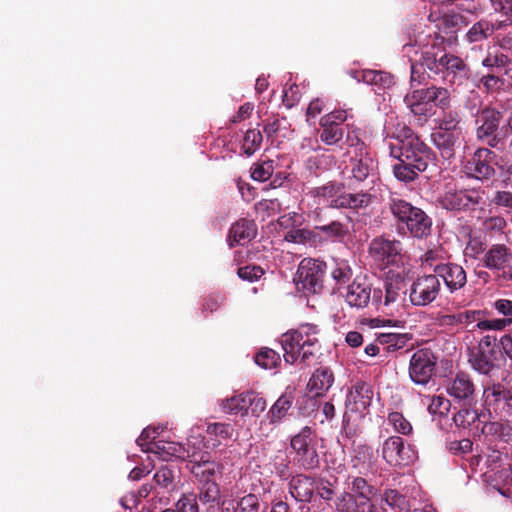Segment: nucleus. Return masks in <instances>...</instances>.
<instances>
[{"label":"nucleus","instance_id":"62","mask_svg":"<svg viewBox=\"0 0 512 512\" xmlns=\"http://www.w3.org/2000/svg\"><path fill=\"white\" fill-rule=\"evenodd\" d=\"M510 63L508 56L500 51L494 53L488 52L486 57L482 60V65L487 68H503Z\"/></svg>","mask_w":512,"mask_h":512},{"label":"nucleus","instance_id":"30","mask_svg":"<svg viewBox=\"0 0 512 512\" xmlns=\"http://www.w3.org/2000/svg\"><path fill=\"white\" fill-rule=\"evenodd\" d=\"M256 235V225L253 220L242 218L235 222L228 234L229 245L241 244L243 241H250Z\"/></svg>","mask_w":512,"mask_h":512},{"label":"nucleus","instance_id":"8","mask_svg":"<svg viewBox=\"0 0 512 512\" xmlns=\"http://www.w3.org/2000/svg\"><path fill=\"white\" fill-rule=\"evenodd\" d=\"M426 63L431 65L435 75L446 73L447 76H452V82L466 80L470 77L469 66L462 58L447 53L443 44L440 45V50H434V56L427 57Z\"/></svg>","mask_w":512,"mask_h":512},{"label":"nucleus","instance_id":"46","mask_svg":"<svg viewBox=\"0 0 512 512\" xmlns=\"http://www.w3.org/2000/svg\"><path fill=\"white\" fill-rule=\"evenodd\" d=\"M461 116L457 110L445 109L439 120L438 130L449 132H461L460 128Z\"/></svg>","mask_w":512,"mask_h":512},{"label":"nucleus","instance_id":"54","mask_svg":"<svg viewBox=\"0 0 512 512\" xmlns=\"http://www.w3.org/2000/svg\"><path fill=\"white\" fill-rule=\"evenodd\" d=\"M259 508L260 502L257 495L249 493L237 501L233 512H259Z\"/></svg>","mask_w":512,"mask_h":512},{"label":"nucleus","instance_id":"44","mask_svg":"<svg viewBox=\"0 0 512 512\" xmlns=\"http://www.w3.org/2000/svg\"><path fill=\"white\" fill-rule=\"evenodd\" d=\"M320 140L326 145H336L344 136V129L342 126L331 125L325 122H319Z\"/></svg>","mask_w":512,"mask_h":512},{"label":"nucleus","instance_id":"42","mask_svg":"<svg viewBox=\"0 0 512 512\" xmlns=\"http://www.w3.org/2000/svg\"><path fill=\"white\" fill-rule=\"evenodd\" d=\"M361 79L367 84L377 85L383 89L394 84L393 76L383 71L363 70L361 72Z\"/></svg>","mask_w":512,"mask_h":512},{"label":"nucleus","instance_id":"1","mask_svg":"<svg viewBox=\"0 0 512 512\" xmlns=\"http://www.w3.org/2000/svg\"><path fill=\"white\" fill-rule=\"evenodd\" d=\"M384 143L389 150V155L398 160L393 165V174L399 181L405 183L415 181L432 161L431 149L404 123L387 128Z\"/></svg>","mask_w":512,"mask_h":512},{"label":"nucleus","instance_id":"59","mask_svg":"<svg viewBox=\"0 0 512 512\" xmlns=\"http://www.w3.org/2000/svg\"><path fill=\"white\" fill-rule=\"evenodd\" d=\"M325 501L333 499L335 491L333 484L325 478H314V493Z\"/></svg>","mask_w":512,"mask_h":512},{"label":"nucleus","instance_id":"19","mask_svg":"<svg viewBox=\"0 0 512 512\" xmlns=\"http://www.w3.org/2000/svg\"><path fill=\"white\" fill-rule=\"evenodd\" d=\"M325 209L317 208L315 210L314 221L315 229L322 232L327 238L333 241H343L349 234V227L340 220H332L324 223Z\"/></svg>","mask_w":512,"mask_h":512},{"label":"nucleus","instance_id":"3","mask_svg":"<svg viewBox=\"0 0 512 512\" xmlns=\"http://www.w3.org/2000/svg\"><path fill=\"white\" fill-rule=\"evenodd\" d=\"M386 207L399 231L409 233L413 238L426 239L432 234L433 220L422 208L414 206L401 195L391 192Z\"/></svg>","mask_w":512,"mask_h":512},{"label":"nucleus","instance_id":"38","mask_svg":"<svg viewBox=\"0 0 512 512\" xmlns=\"http://www.w3.org/2000/svg\"><path fill=\"white\" fill-rule=\"evenodd\" d=\"M381 500L393 510H397V512H408L410 510L409 500L396 489H384L381 494Z\"/></svg>","mask_w":512,"mask_h":512},{"label":"nucleus","instance_id":"16","mask_svg":"<svg viewBox=\"0 0 512 512\" xmlns=\"http://www.w3.org/2000/svg\"><path fill=\"white\" fill-rule=\"evenodd\" d=\"M436 357L429 349H419L409 362L410 379L419 385H426L436 370Z\"/></svg>","mask_w":512,"mask_h":512},{"label":"nucleus","instance_id":"31","mask_svg":"<svg viewBox=\"0 0 512 512\" xmlns=\"http://www.w3.org/2000/svg\"><path fill=\"white\" fill-rule=\"evenodd\" d=\"M404 287V276L399 272L389 270L384 281L385 297L381 305L389 306L398 301Z\"/></svg>","mask_w":512,"mask_h":512},{"label":"nucleus","instance_id":"43","mask_svg":"<svg viewBox=\"0 0 512 512\" xmlns=\"http://www.w3.org/2000/svg\"><path fill=\"white\" fill-rule=\"evenodd\" d=\"M421 263L432 269L433 274H437L440 268L447 263L444 250L440 247L429 249L421 256Z\"/></svg>","mask_w":512,"mask_h":512},{"label":"nucleus","instance_id":"58","mask_svg":"<svg viewBox=\"0 0 512 512\" xmlns=\"http://www.w3.org/2000/svg\"><path fill=\"white\" fill-rule=\"evenodd\" d=\"M480 84L487 93L493 94L503 89L505 80L498 75L488 73L480 78Z\"/></svg>","mask_w":512,"mask_h":512},{"label":"nucleus","instance_id":"60","mask_svg":"<svg viewBox=\"0 0 512 512\" xmlns=\"http://www.w3.org/2000/svg\"><path fill=\"white\" fill-rule=\"evenodd\" d=\"M463 22L464 18L460 14H444L441 18L440 28L443 29L445 33H452L459 29Z\"/></svg>","mask_w":512,"mask_h":512},{"label":"nucleus","instance_id":"36","mask_svg":"<svg viewBox=\"0 0 512 512\" xmlns=\"http://www.w3.org/2000/svg\"><path fill=\"white\" fill-rule=\"evenodd\" d=\"M374 168V161L368 153H359L357 157L352 160L351 173L354 180L357 182L365 181Z\"/></svg>","mask_w":512,"mask_h":512},{"label":"nucleus","instance_id":"47","mask_svg":"<svg viewBox=\"0 0 512 512\" xmlns=\"http://www.w3.org/2000/svg\"><path fill=\"white\" fill-rule=\"evenodd\" d=\"M255 363L264 369H272L281 363V358L275 350L264 347L256 354Z\"/></svg>","mask_w":512,"mask_h":512},{"label":"nucleus","instance_id":"24","mask_svg":"<svg viewBox=\"0 0 512 512\" xmlns=\"http://www.w3.org/2000/svg\"><path fill=\"white\" fill-rule=\"evenodd\" d=\"M314 478L305 474L293 476L289 482V492L298 502H310L314 495Z\"/></svg>","mask_w":512,"mask_h":512},{"label":"nucleus","instance_id":"50","mask_svg":"<svg viewBox=\"0 0 512 512\" xmlns=\"http://www.w3.org/2000/svg\"><path fill=\"white\" fill-rule=\"evenodd\" d=\"M330 274L338 285L348 283L353 275L352 269L346 261L335 262Z\"/></svg>","mask_w":512,"mask_h":512},{"label":"nucleus","instance_id":"34","mask_svg":"<svg viewBox=\"0 0 512 512\" xmlns=\"http://www.w3.org/2000/svg\"><path fill=\"white\" fill-rule=\"evenodd\" d=\"M373 196L368 192L346 193L344 191L342 198L336 201L339 209L360 210L367 208L372 203Z\"/></svg>","mask_w":512,"mask_h":512},{"label":"nucleus","instance_id":"37","mask_svg":"<svg viewBox=\"0 0 512 512\" xmlns=\"http://www.w3.org/2000/svg\"><path fill=\"white\" fill-rule=\"evenodd\" d=\"M411 336L407 333H380L376 337V342L382 346L386 352L396 351L406 346Z\"/></svg>","mask_w":512,"mask_h":512},{"label":"nucleus","instance_id":"2","mask_svg":"<svg viewBox=\"0 0 512 512\" xmlns=\"http://www.w3.org/2000/svg\"><path fill=\"white\" fill-rule=\"evenodd\" d=\"M320 330L315 324H302L296 330L281 336L280 344L284 351V360L293 364L297 361L305 366L312 365L321 354Z\"/></svg>","mask_w":512,"mask_h":512},{"label":"nucleus","instance_id":"63","mask_svg":"<svg viewBox=\"0 0 512 512\" xmlns=\"http://www.w3.org/2000/svg\"><path fill=\"white\" fill-rule=\"evenodd\" d=\"M450 407L451 402L448 399H446L444 396L434 395L432 396L428 405V411L433 415H444L449 412Z\"/></svg>","mask_w":512,"mask_h":512},{"label":"nucleus","instance_id":"17","mask_svg":"<svg viewBox=\"0 0 512 512\" xmlns=\"http://www.w3.org/2000/svg\"><path fill=\"white\" fill-rule=\"evenodd\" d=\"M498 155L486 147L478 148L467 162V169L478 180H489L496 175Z\"/></svg>","mask_w":512,"mask_h":512},{"label":"nucleus","instance_id":"11","mask_svg":"<svg viewBox=\"0 0 512 512\" xmlns=\"http://www.w3.org/2000/svg\"><path fill=\"white\" fill-rule=\"evenodd\" d=\"M429 38L427 43H424L420 35L415 40V43L422 47V52L419 60L411 64L410 80L412 85H427L430 79L429 72L434 74V69L426 63L427 57L434 56V50H440V45L444 44L445 39L437 33H434L433 37L429 35Z\"/></svg>","mask_w":512,"mask_h":512},{"label":"nucleus","instance_id":"49","mask_svg":"<svg viewBox=\"0 0 512 512\" xmlns=\"http://www.w3.org/2000/svg\"><path fill=\"white\" fill-rule=\"evenodd\" d=\"M263 137L259 130L257 129H249L246 131L242 148L244 153L248 156H251L255 153L256 150L260 148Z\"/></svg>","mask_w":512,"mask_h":512},{"label":"nucleus","instance_id":"25","mask_svg":"<svg viewBox=\"0 0 512 512\" xmlns=\"http://www.w3.org/2000/svg\"><path fill=\"white\" fill-rule=\"evenodd\" d=\"M349 491L341 493L337 499L376 497L378 489L362 476H348Z\"/></svg>","mask_w":512,"mask_h":512},{"label":"nucleus","instance_id":"41","mask_svg":"<svg viewBox=\"0 0 512 512\" xmlns=\"http://www.w3.org/2000/svg\"><path fill=\"white\" fill-rule=\"evenodd\" d=\"M198 485V499L202 504H219L221 491L217 481L205 482Z\"/></svg>","mask_w":512,"mask_h":512},{"label":"nucleus","instance_id":"6","mask_svg":"<svg viewBox=\"0 0 512 512\" xmlns=\"http://www.w3.org/2000/svg\"><path fill=\"white\" fill-rule=\"evenodd\" d=\"M502 360L497 338L492 335L482 337L478 344L469 350L468 361L471 367L483 375H489L493 370L499 369Z\"/></svg>","mask_w":512,"mask_h":512},{"label":"nucleus","instance_id":"15","mask_svg":"<svg viewBox=\"0 0 512 512\" xmlns=\"http://www.w3.org/2000/svg\"><path fill=\"white\" fill-rule=\"evenodd\" d=\"M381 455L391 466L408 465L416 458L413 447L400 436L388 437L382 444Z\"/></svg>","mask_w":512,"mask_h":512},{"label":"nucleus","instance_id":"64","mask_svg":"<svg viewBox=\"0 0 512 512\" xmlns=\"http://www.w3.org/2000/svg\"><path fill=\"white\" fill-rule=\"evenodd\" d=\"M225 301V296L221 293L215 292L209 294L206 298H204L202 304V312L213 313L219 309V307Z\"/></svg>","mask_w":512,"mask_h":512},{"label":"nucleus","instance_id":"40","mask_svg":"<svg viewBox=\"0 0 512 512\" xmlns=\"http://www.w3.org/2000/svg\"><path fill=\"white\" fill-rule=\"evenodd\" d=\"M499 28L496 27L495 23H490L486 20H481L475 23L467 32L466 37L469 42H480L487 39L491 36L495 30Z\"/></svg>","mask_w":512,"mask_h":512},{"label":"nucleus","instance_id":"23","mask_svg":"<svg viewBox=\"0 0 512 512\" xmlns=\"http://www.w3.org/2000/svg\"><path fill=\"white\" fill-rule=\"evenodd\" d=\"M335 381V376L330 367L321 366L317 368L308 381L307 388L315 396H324L332 387Z\"/></svg>","mask_w":512,"mask_h":512},{"label":"nucleus","instance_id":"21","mask_svg":"<svg viewBox=\"0 0 512 512\" xmlns=\"http://www.w3.org/2000/svg\"><path fill=\"white\" fill-rule=\"evenodd\" d=\"M431 137L433 144L439 150L443 159L450 160L455 156L456 148L460 146L461 132L435 129Z\"/></svg>","mask_w":512,"mask_h":512},{"label":"nucleus","instance_id":"56","mask_svg":"<svg viewBox=\"0 0 512 512\" xmlns=\"http://www.w3.org/2000/svg\"><path fill=\"white\" fill-rule=\"evenodd\" d=\"M482 432L488 435L497 436L504 441H508L511 437V429L500 422H488L482 427Z\"/></svg>","mask_w":512,"mask_h":512},{"label":"nucleus","instance_id":"27","mask_svg":"<svg viewBox=\"0 0 512 512\" xmlns=\"http://www.w3.org/2000/svg\"><path fill=\"white\" fill-rule=\"evenodd\" d=\"M416 98L433 103L436 107L445 110L448 109L451 102L450 91L445 87L431 85L424 89H417Z\"/></svg>","mask_w":512,"mask_h":512},{"label":"nucleus","instance_id":"55","mask_svg":"<svg viewBox=\"0 0 512 512\" xmlns=\"http://www.w3.org/2000/svg\"><path fill=\"white\" fill-rule=\"evenodd\" d=\"M265 274V270L256 264L241 266L237 269V275L243 281L256 282Z\"/></svg>","mask_w":512,"mask_h":512},{"label":"nucleus","instance_id":"39","mask_svg":"<svg viewBox=\"0 0 512 512\" xmlns=\"http://www.w3.org/2000/svg\"><path fill=\"white\" fill-rule=\"evenodd\" d=\"M249 397H251L250 392L235 395V396L227 399L223 403V410L226 413H230V414L240 413L242 415H246L248 413V409L251 405Z\"/></svg>","mask_w":512,"mask_h":512},{"label":"nucleus","instance_id":"7","mask_svg":"<svg viewBox=\"0 0 512 512\" xmlns=\"http://www.w3.org/2000/svg\"><path fill=\"white\" fill-rule=\"evenodd\" d=\"M326 263L317 259H303L297 269L294 281L297 289L306 294H318L323 289Z\"/></svg>","mask_w":512,"mask_h":512},{"label":"nucleus","instance_id":"18","mask_svg":"<svg viewBox=\"0 0 512 512\" xmlns=\"http://www.w3.org/2000/svg\"><path fill=\"white\" fill-rule=\"evenodd\" d=\"M483 199V192L476 189L448 191L441 200L442 207L450 211L474 208Z\"/></svg>","mask_w":512,"mask_h":512},{"label":"nucleus","instance_id":"26","mask_svg":"<svg viewBox=\"0 0 512 512\" xmlns=\"http://www.w3.org/2000/svg\"><path fill=\"white\" fill-rule=\"evenodd\" d=\"M344 193V186L336 181H329L322 186L315 187L311 190L310 194L314 198H319L327 204V208L339 209L336 201L342 198Z\"/></svg>","mask_w":512,"mask_h":512},{"label":"nucleus","instance_id":"10","mask_svg":"<svg viewBox=\"0 0 512 512\" xmlns=\"http://www.w3.org/2000/svg\"><path fill=\"white\" fill-rule=\"evenodd\" d=\"M291 448L295 452L294 461L305 470H313L319 466V456L315 447L313 430L303 427L291 438Z\"/></svg>","mask_w":512,"mask_h":512},{"label":"nucleus","instance_id":"52","mask_svg":"<svg viewBox=\"0 0 512 512\" xmlns=\"http://www.w3.org/2000/svg\"><path fill=\"white\" fill-rule=\"evenodd\" d=\"M388 421L396 432L402 435H410L413 427L408 419L400 412L394 411L388 414Z\"/></svg>","mask_w":512,"mask_h":512},{"label":"nucleus","instance_id":"57","mask_svg":"<svg viewBox=\"0 0 512 512\" xmlns=\"http://www.w3.org/2000/svg\"><path fill=\"white\" fill-rule=\"evenodd\" d=\"M417 90H414L412 93L407 94L404 98V102L406 106L410 109V111L414 115H427L428 109L427 104H429L426 100H420L418 97L416 98Z\"/></svg>","mask_w":512,"mask_h":512},{"label":"nucleus","instance_id":"9","mask_svg":"<svg viewBox=\"0 0 512 512\" xmlns=\"http://www.w3.org/2000/svg\"><path fill=\"white\" fill-rule=\"evenodd\" d=\"M382 290L373 288L365 277H356L347 286L345 301L350 307L363 309L372 305L379 309L382 304Z\"/></svg>","mask_w":512,"mask_h":512},{"label":"nucleus","instance_id":"4","mask_svg":"<svg viewBox=\"0 0 512 512\" xmlns=\"http://www.w3.org/2000/svg\"><path fill=\"white\" fill-rule=\"evenodd\" d=\"M202 440L188 441L183 447L182 457L186 460V468L194 476L198 484L217 481L222 476L223 465L215 461L211 453L204 448Z\"/></svg>","mask_w":512,"mask_h":512},{"label":"nucleus","instance_id":"48","mask_svg":"<svg viewBox=\"0 0 512 512\" xmlns=\"http://www.w3.org/2000/svg\"><path fill=\"white\" fill-rule=\"evenodd\" d=\"M317 234L309 229H291L286 234L284 239L291 243L297 244H315L317 241Z\"/></svg>","mask_w":512,"mask_h":512},{"label":"nucleus","instance_id":"53","mask_svg":"<svg viewBox=\"0 0 512 512\" xmlns=\"http://www.w3.org/2000/svg\"><path fill=\"white\" fill-rule=\"evenodd\" d=\"M206 432L210 436H214L218 442L230 439L233 436L234 429L228 423H210L207 426Z\"/></svg>","mask_w":512,"mask_h":512},{"label":"nucleus","instance_id":"28","mask_svg":"<svg viewBox=\"0 0 512 512\" xmlns=\"http://www.w3.org/2000/svg\"><path fill=\"white\" fill-rule=\"evenodd\" d=\"M375 497L337 499V512H379Z\"/></svg>","mask_w":512,"mask_h":512},{"label":"nucleus","instance_id":"33","mask_svg":"<svg viewBox=\"0 0 512 512\" xmlns=\"http://www.w3.org/2000/svg\"><path fill=\"white\" fill-rule=\"evenodd\" d=\"M376 459L371 446L361 444L355 447L351 458V465L357 469L360 474H364L373 469Z\"/></svg>","mask_w":512,"mask_h":512},{"label":"nucleus","instance_id":"12","mask_svg":"<svg viewBox=\"0 0 512 512\" xmlns=\"http://www.w3.org/2000/svg\"><path fill=\"white\" fill-rule=\"evenodd\" d=\"M441 292V283L437 275L424 274L415 278L409 289V301L413 306L425 307L434 302Z\"/></svg>","mask_w":512,"mask_h":512},{"label":"nucleus","instance_id":"14","mask_svg":"<svg viewBox=\"0 0 512 512\" xmlns=\"http://www.w3.org/2000/svg\"><path fill=\"white\" fill-rule=\"evenodd\" d=\"M402 243L383 236L374 238L369 244V254L381 268L396 265L402 257Z\"/></svg>","mask_w":512,"mask_h":512},{"label":"nucleus","instance_id":"5","mask_svg":"<svg viewBox=\"0 0 512 512\" xmlns=\"http://www.w3.org/2000/svg\"><path fill=\"white\" fill-rule=\"evenodd\" d=\"M503 118L501 111L492 106H485L482 113L476 118V139L487 147L498 148L504 145L508 133H503L504 126L500 129Z\"/></svg>","mask_w":512,"mask_h":512},{"label":"nucleus","instance_id":"45","mask_svg":"<svg viewBox=\"0 0 512 512\" xmlns=\"http://www.w3.org/2000/svg\"><path fill=\"white\" fill-rule=\"evenodd\" d=\"M480 414L476 409L469 406H463L453 417V421L457 427L468 428L476 422H481Z\"/></svg>","mask_w":512,"mask_h":512},{"label":"nucleus","instance_id":"61","mask_svg":"<svg viewBox=\"0 0 512 512\" xmlns=\"http://www.w3.org/2000/svg\"><path fill=\"white\" fill-rule=\"evenodd\" d=\"M272 174L273 164L271 161L254 164L251 168V177L256 181H267Z\"/></svg>","mask_w":512,"mask_h":512},{"label":"nucleus","instance_id":"32","mask_svg":"<svg viewBox=\"0 0 512 512\" xmlns=\"http://www.w3.org/2000/svg\"><path fill=\"white\" fill-rule=\"evenodd\" d=\"M485 401L489 406H494L495 409L509 406L512 397V386L505 387L501 383H494L484 390Z\"/></svg>","mask_w":512,"mask_h":512},{"label":"nucleus","instance_id":"29","mask_svg":"<svg viewBox=\"0 0 512 512\" xmlns=\"http://www.w3.org/2000/svg\"><path fill=\"white\" fill-rule=\"evenodd\" d=\"M512 252L504 244L493 245L484 256V265L489 269L501 270L509 266Z\"/></svg>","mask_w":512,"mask_h":512},{"label":"nucleus","instance_id":"35","mask_svg":"<svg viewBox=\"0 0 512 512\" xmlns=\"http://www.w3.org/2000/svg\"><path fill=\"white\" fill-rule=\"evenodd\" d=\"M294 401L292 392H285L272 405L268 411L267 417L271 424L279 423L291 409Z\"/></svg>","mask_w":512,"mask_h":512},{"label":"nucleus","instance_id":"51","mask_svg":"<svg viewBox=\"0 0 512 512\" xmlns=\"http://www.w3.org/2000/svg\"><path fill=\"white\" fill-rule=\"evenodd\" d=\"M174 473L168 467H161L154 475V481L158 487L167 492H171L175 488Z\"/></svg>","mask_w":512,"mask_h":512},{"label":"nucleus","instance_id":"22","mask_svg":"<svg viewBox=\"0 0 512 512\" xmlns=\"http://www.w3.org/2000/svg\"><path fill=\"white\" fill-rule=\"evenodd\" d=\"M373 392L369 384L358 381L356 382L347 396L346 406L353 404L351 410L358 412L365 411L372 402Z\"/></svg>","mask_w":512,"mask_h":512},{"label":"nucleus","instance_id":"13","mask_svg":"<svg viewBox=\"0 0 512 512\" xmlns=\"http://www.w3.org/2000/svg\"><path fill=\"white\" fill-rule=\"evenodd\" d=\"M446 392L455 403L472 407L477 403V388L473 378L466 372H458L447 381Z\"/></svg>","mask_w":512,"mask_h":512},{"label":"nucleus","instance_id":"20","mask_svg":"<svg viewBox=\"0 0 512 512\" xmlns=\"http://www.w3.org/2000/svg\"><path fill=\"white\" fill-rule=\"evenodd\" d=\"M437 279L440 278L450 293H454L462 289L467 283V274L464 268L453 262H447L438 271Z\"/></svg>","mask_w":512,"mask_h":512}]
</instances>
